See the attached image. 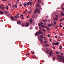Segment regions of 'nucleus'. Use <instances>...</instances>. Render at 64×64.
Instances as JSON below:
<instances>
[{
    "label": "nucleus",
    "mask_w": 64,
    "mask_h": 64,
    "mask_svg": "<svg viewBox=\"0 0 64 64\" xmlns=\"http://www.w3.org/2000/svg\"><path fill=\"white\" fill-rule=\"evenodd\" d=\"M36 12H38V13L40 14V11H39V10L38 9H37V8H36V10H34V14H36Z\"/></svg>",
    "instance_id": "1"
},
{
    "label": "nucleus",
    "mask_w": 64,
    "mask_h": 64,
    "mask_svg": "<svg viewBox=\"0 0 64 64\" xmlns=\"http://www.w3.org/2000/svg\"><path fill=\"white\" fill-rule=\"evenodd\" d=\"M41 32H42L41 30H39L38 32H36V34H35L36 36H37L38 35H40V34H41Z\"/></svg>",
    "instance_id": "2"
},
{
    "label": "nucleus",
    "mask_w": 64,
    "mask_h": 64,
    "mask_svg": "<svg viewBox=\"0 0 64 64\" xmlns=\"http://www.w3.org/2000/svg\"><path fill=\"white\" fill-rule=\"evenodd\" d=\"M59 42H57L56 43H55V42H52V44L53 45H59Z\"/></svg>",
    "instance_id": "3"
},
{
    "label": "nucleus",
    "mask_w": 64,
    "mask_h": 64,
    "mask_svg": "<svg viewBox=\"0 0 64 64\" xmlns=\"http://www.w3.org/2000/svg\"><path fill=\"white\" fill-rule=\"evenodd\" d=\"M52 54L53 52H52V50H50L49 53V55L50 56H51V55H52Z\"/></svg>",
    "instance_id": "4"
},
{
    "label": "nucleus",
    "mask_w": 64,
    "mask_h": 64,
    "mask_svg": "<svg viewBox=\"0 0 64 64\" xmlns=\"http://www.w3.org/2000/svg\"><path fill=\"white\" fill-rule=\"evenodd\" d=\"M40 38H41L42 39H43V38H45V37H43V34L40 35Z\"/></svg>",
    "instance_id": "5"
},
{
    "label": "nucleus",
    "mask_w": 64,
    "mask_h": 64,
    "mask_svg": "<svg viewBox=\"0 0 64 64\" xmlns=\"http://www.w3.org/2000/svg\"><path fill=\"white\" fill-rule=\"evenodd\" d=\"M30 22V24H32V22H33V21H32V18H31L30 20H29Z\"/></svg>",
    "instance_id": "6"
},
{
    "label": "nucleus",
    "mask_w": 64,
    "mask_h": 64,
    "mask_svg": "<svg viewBox=\"0 0 64 64\" xmlns=\"http://www.w3.org/2000/svg\"><path fill=\"white\" fill-rule=\"evenodd\" d=\"M0 8L2 10H5V7H2L1 6L0 7Z\"/></svg>",
    "instance_id": "7"
},
{
    "label": "nucleus",
    "mask_w": 64,
    "mask_h": 64,
    "mask_svg": "<svg viewBox=\"0 0 64 64\" xmlns=\"http://www.w3.org/2000/svg\"><path fill=\"white\" fill-rule=\"evenodd\" d=\"M29 23H26L25 25V26L26 27H27L28 26H29Z\"/></svg>",
    "instance_id": "8"
},
{
    "label": "nucleus",
    "mask_w": 64,
    "mask_h": 64,
    "mask_svg": "<svg viewBox=\"0 0 64 64\" xmlns=\"http://www.w3.org/2000/svg\"><path fill=\"white\" fill-rule=\"evenodd\" d=\"M45 50H46V51L47 53H48L49 52V50L47 48H46Z\"/></svg>",
    "instance_id": "9"
},
{
    "label": "nucleus",
    "mask_w": 64,
    "mask_h": 64,
    "mask_svg": "<svg viewBox=\"0 0 64 64\" xmlns=\"http://www.w3.org/2000/svg\"><path fill=\"white\" fill-rule=\"evenodd\" d=\"M0 14H1V15H3V12L0 11Z\"/></svg>",
    "instance_id": "10"
},
{
    "label": "nucleus",
    "mask_w": 64,
    "mask_h": 64,
    "mask_svg": "<svg viewBox=\"0 0 64 64\" xmlns=\"http://www.w3.org/2000/svg\"><path fill=\"white\" fill-rule=\"evenodd\" d=\"M57 57L58 59H60V55H57Z\"/></svg>",
    "instance_id": "11"
},
{
    "label": "nucleus",
    "mask_w": 64,
    "mask_h": 64,
    "mask_svg": "<svg viewBox=\"0 0 64 64\" xmlns=\"http://www.w3.org/2000/svg\"><path fill=\"white\" fill-rule=\"evenodd\" d=\"M32 4H33V2L31 1H30V6L32 5Z\"/></svg>",
    "instance_id": "12"
},
{
    "label": "nucleus",
    "mask_w": 64,
    "mask_h": 64,
    "mask_svg": "<svg viewBox=\"0 0 64 64\" xmlns=\"http://www.w3.org/2000/svg\"><path fill=\"white\" fill-rule=\"evenodd\" d=\"M61 49H62V45H60V49L61 50Z\"/></svg>",
    "instance_id": "13"
},
{
    "label": "nucleus",
    "mask_w": 64,
    "mask_h": 64,
    "mask_svg": "<svg viewBox=\"0 0 64 64\" xmlns=\"http://www.w3.org/2000/svg\"><path fill=\"white\" fill-rule=\"evenodd\" d=\"M18 24H21V22L20 21H18L17 22Z\"/></svg>",
    "instance_id": "14"
},
{
    "label": "nucleus",
    "mask_w": 64,
    "mask_h": 64,
    "mask_svg": "<svg viewBox=\"0 0 64 64\" xmlns=\"http://www.w3.org/2000/svg\"><path fill=\"white\" fill-rule=\"evenodd\" d=\"M5 12L6 14H8L9 13V12L8 11H6Z\"/></svg>",
    "instance_id": "15"
},
{
    "label": "nucleus",
    "mask_w": 64,
    "mask_h": 64,
    "mask_svg": "<svg viewBox=\"0 0 64 64\" xmlns=\"http://www.w3.org/2000/svg\"><path fill=\"white\" fill-rule=\"evenodd\" d=\"M11 18L12 20H14V17H13V16H12L11 17Z\"/></svg>",
    "instance_id": "16"
},
{
    "label": "nucleus",
    "mask_w": 64,
    "mask_h": 64,
    "mask_svg": "<svg viewBox=\"0 0 64 64\" xmlns=\"http://www.w3.org/2000/svg\"><path fill=\"white\" fill-rule=\"evenodd\" d=\"M48 26H49V27H52V26L50 24H48Z\"/></svg>",
    "instance_id": "17"
},
{
    "label": "nucleus",
    "mask_w": 64,
    "mask_h": 64,
    "mask_svg": "<svg viewBox=\"0 0 64 64\" xmlns=\"http://www.w3.org/2000/svg\"><path fill=\"white\" fill-rule=\"evenodd\" d=\"M54 20H58V18H54Z\"/></svg>",
    "instance_id": "18"
},
{
    "label": "nucleus",
    "mask_w": 64,
    "mask_h": 64,
    "mask_svg": "<svg viewBox=\"0 0 64 64\" xmlns=\"http://www.w3.org/2000/svg\"><path fill=\"white\" fill-rule=\"evenodd\" d=\"M24 6L25 7H26L27 6V4L26 3H25L24 4Z\"/></svg>",
    "instance_id": "19"
},
{
    "label": "nucleus",
    "mask_w": 64,
    "mask_h": 64,
    "mask_svg": "<svg viewBox=\"0 0 64 64\" xmlns=\"http://www.w3.org/2000/svg\"><path fill=\"white\" fill-rule=\"evenodd\" d=\"M56 17L58 18H59V17H58V15H56L55 16Z\"/></svg>",
    "instance_id": "20"
},
{
    "label": "nucleus",
    "mask_w": 64,
    "mask_h": 64,
    "mask_svg": "<svg viewBox=\"0 0 64 64\" xmlns=\"http://www.w3.org/2000/svg\"><path fill=\"white\" fill-rule=\"evenodd\" d=\"M64 20V18L62 19H61L60 20V21H63V20Z\"/></svg>",
    "instance_id": "21"
},
{
    "label": "nucleus",
    "mask_w": 64,
    "mask_h": 64,
    "mask_svg": "<svg viewBox=\"0 0 64 64\" xmlns=\"http://www.w3.org/2000/svg\"><path fill=\"white\" fill-rule=\"evenodd\" d=\"M44 46L45 47H48V46H49V45L48 44H46L44 45Z\"/></svg>",
    "instance_id": "22"
},
{
    "label": "nucleus",
    "mask_w": 64,
    "mask_h": 64,
    "mask_svg": "<svg viewBox=\"0 0 64 64\" xmlns=\"http://www.w3.org/2000/svg\"><path fill=\"white\" fill-rule=\"evenodd\" d=\"M19 2V0H17V1L16 2V4H18Z\"/></svg>",
    "instance_id": "23"
},
{
    "label": "nucleus",
    "mask_w": 64,
    "mask_h": 64,
    "mask_svg": "<svg viewBox=\"0 0 64 64\" xmlns=\"http://www.w3.org/2000/svg\"><path fill=\"white\" fill-rule=\"evenodd\" d=\"M56 54H59V52L58 51H56Z\"/></svg>",
    "instance_id": "24"
},
{
    "label": "nucleus",
    "mask_w": 64,
    "mask_h": 64,
    "mask_svg": "<svg viewBox=\"0 0 64 64\" xmlns=\"http://www.w3.org/2000/svg\"><path fill=\"white\" fill-rule=\"evenodd\" d=\"M61 14L62 16H64V14L63 13V12H61Z\"/></svg>",
    "instance_id": "25"
},
{
    "label": "nucleus",
    "mask_w": 64,
    "mask_h": 64,
    "mask_svg": "<svg viewBox=\"0 0 64 64\" xmlns=\"http://www.w3.org/2000/svg\"><path fill=\"white\" fill-rule=\"evenodd\" d=\"M24 23L22 24V27H24V26H25V25H24Z\"/></svg>",
    "instance_id": "26"
},
{
    "label": "nucleus",
    "mask_w": 64,
    "mask_h": 64,
    "mask_svg": "<svg viewBox=\"0 0 64 64\" xmlns=\"http://www.w3.org/2000/svg\"><path fill=\"white\" fill-rule=\"evenodd\" d=\"M6 8L7 10H8V6H6Z\"/></svg>",
    "instance_id": "27"
},
{
    "label": "nucleus",
    "mask_w": 64,
    "mask_h": 64,
    "mask_svg": "<svg viewBox=\"0 0 64 64\" xmlns=\"http://www.w3.org/2000/svg\"><path fill=\"white\" fill-rule=\"evenodd\" d=\"M14 7H15L16 8H17V5L15 4L14 6Z\"/></svg>",
    "instance_id": "28"
},
{
    "label": "nucleus",
    "mask_w": 64,
    "mask_h": 64,
    "mask_svg": "<svg viewBox=\"0 0 64 64\" xmlns=\"http://www.w3.org/2000/svg\"><path fill=\"white\" fill-rule=\"evenodd\" d=\"M48 42V41H47L46 40V41H45L44 42V43L45 44H46V43H47Z\"/></svg>",
    "instance_id": "29"
},
{
    "label": "nucleus",
    "mask_w": 64,
    "mask_h": 64,
    "mask_svg": "<svg viewBox=\"0 0 64 64\" xmlns=\"http://www.w3.org/2000/svg\"><path fill=\"white\" fill-rule=\"evenodd\" d=\"M54 24L55 25H56V22L55 21L54 22Z\"/></svg>",
    "instance_id": "30"
},
{
    "label": "nucleus",
    "mask_w": 64,
    "mask_h": 64,
    "mask_svg": "<svg viewBox=\"0 0 64 64\" xmlns=\"http://www.w3.org/2000/svg\"><path fill=\"white\" fill-rule=\"evenodd\" d=\"M27 5H29V4H30V2H28L27 3Z\"/></svg>",
    "instance_id": "31"
},
{
    "label": "nucleus",
    "mask_w": 64,
    "mask_h": 64,
    "mask_svg": "<svg viewBox=\"0 0 64 64\" xmlns=\"http://www.w3.org/2000/svg\"><path fill=\"white\" fill-rule=\"evenodd\" d=\"M20 18H22V19L24 20V18H23V17L20 16Z\"/></svg>",
    "instance_id": "32"
},
{
    "label": "nucleus",
    "mask_w": 64,
    "mask_h": 64,
    "mask_svg": "<svg viewBox=\"0 0 64 64\" xmlns=\"http://www.w3.org/2000/svg\"><path fill=\"white\" fill-rule=\"evenodd\" d=\"M41 2V0H38V2L39 3H40V2Z\"/></svg>",
    "instance_id": "33"
},
{
    "label": "nucleus",
    "mask_w": 64,
    "mask_h": 64,
    "mask_svg": "<svg viewBox=\"0 0 64 64\" xmlns=\"http://www.w3.org/2000/svg\"><path fill=\"white\" fill-rule=\"evenodd\" d=\"M30 54V53H28L26 54V56H28V55H29V54Z\"/></svg>",
    "instance_id": "34"
},
{
    "label": "nucleus",
    "mask_w": 64,
    "mask_h": 64,
    "mask_svg": "<svg viewBox=\"0 0 64 64\" xmlns=\"http://www.w3.org/2000/svg\"><path fill=\"white\" fill-rule=\"evenodd\" d=\"M61 54V55H64V54H63V53H62V52H60Z\"/></svg>",
    "instance_id": "35"
},
{
    "label": "nucleus",
    "mask_w": 64,
    "mask_h": 64,
    "mask_svg": "<svg viewBox=\"0 0 64 64\" xmlns=\"http://www.w3.org/2000/svg\"><path fill=\"white\" fill-rule=\"evenodd\" d=\"M16 16H17V18H19V16H18L16 14Z\"/></svg>",
    "instance_id": "36"
},
{
    "label": "nucleus",
    "mask_w": 64,
    "mask_h": 64,
    "mask_svg": "<svg viewBox=\"0 0 64 64\" xmlns=\"http://www.w3.org/2000/svg\"><path fill=\"white\" fill-rule=\"evenodd\" d=\"M60 36H62V35H63V34H60Z\"/></svg>",
    "instance_id": "37"
},
{
    "label": "nucleus",
    "mask_w": 64,
    "mask_h": 64,
    "mask_svg": "<svg viewBox=\"0 0 64 64\" xmlns=\"http://www.w3.org/2000/svg\"><path fill=\"white\" fill-rule=\"evenodd\" d=\"M39 40L41 42L42 41V40L40 39H39Z\"/></svg>",
    "instance_id": "38"
},
{
    "label": "nucleus",
    "mask_w": 64,
    "mask_h": 64,
    "mask_svg": "<svg viewBox=\"0 0 64 64\" xmlns=\"http://www.w3.org/2000/svg\"><path fill=\"white\" fill-rule=\"evenodd\" d=\"M47 36L48 37H50V34H48L47 35Z\"/></svg>",
    "instance_id": "39"
},
{
    "label": "nucleus",
    "mask_w": 64,
    "mask_h": 64,
    "mask_svg": "<svg viewBox=\"0 0 64 64\" xmlns=\"http://www.w3.org/2000/svg\"><path fill=\"white\" fill-rule=\"evenodd\" d=\"M51 25H52V26H54V24H53L52 23H51Z\"/></svg>",
    "instance_id": "40"
},
{
    "label": "nucleus",
    "mask_w": 64,
    "mask_h": 64,
    "mask_svg": "<svg viewBox=\"0 0 64 64\" xmlns=\"http://www.w3.org/2000/svg\"><path fill=\"white\" fill-rule=\"evenodd\" d=\"M42 28H44V26H43V25H42Z\"/></svg>",
    "instance_id": "41"
},
{
    "label": "nucleus",
    "mask_w": 64,
    "mask_h": 64,
    "mask_svg": "<svg viewBox=\"0 0 64 64\" xmlns=\"http://www.w3.org/2000/svg\"><path fill=\"white\" fill-rule=\"evenodd\" d=\"M39 29H40V30H41V27L40 26L39 27Z\"/></svg>",
    "instance_id": "42"
},
{
    "label": "nucleus",
    "mask_w": 64,
    "mask_h": 64,
    "mask_svg": "<svg viewBox=\"0 0 64 64\" xmlns=\"http://www.w3.org/2000/svg\"><path fill=\"white\" fill-rule=\"evenodd\" d=\"M40 42L41 43H43V41L42 40Z\"/></svg>",
    "instance_id": "43"
},
{
    "label": "nucleus",
    "mask_w": 64,
    "mask_h": 64,
    "mask_svg": "<svg viewBox=\"0 0 64 64\" xmlns=\"http://www.w3.org/2000/svg\"><path fill=\"white\" fill-rule=\"evenodd\" d=\"M42 31H43L44 32H45V30L44 29H43L42 30Z\"/></svg>",
    "instance_id": "44"
},
{
    "label": "nucleus",
    "mask_w": 64,
    "mask_h": 64,
    "mask_svg": "<svg viewBox=\"0 0 64 64\" xmlns=\"http://www.w3.org/2000/svg\"><path fill=\"white\" fill-rule=\"evenodd\" d=\"M39 4H37V6L38 7V6H39Z\"/></svg>",
    "instance_id": "45"
},
{
    "label": "nucleus",
    "mask_w": 64,
    "mask_h": 64,
    "mask_svg": "<svg viewBox=\"0 0 64 64\" xmlns=\"http://www.w3.org/2000/svg\"><path fill=\"white\" fill-rule=\"evenodd\" d=\"M52 48L54 49H55V48H54V46L52 47Z\"/></svg>",
    "instance_id": "46"
},
{
    "label": "nucleus",
    "mask_w": 64,
    "mask_h": 64,
    "mask_svg": "<svg viewBox=\"0 0 64 64\" xmlns=\"http://www.w3.org/2000/svg\"><path fill=\"white\" fill-rule=\"evenodd\" d=\"M38 26H41V24L40 23L38 24Z\"/></svg>",
    "instance_id": "47"
},
{
    "label": "nucleus",
    "mask_w": 64,
    "mask_h": 64,
    "mask_svg": "<svg viewBox=\"0 0 64 64\" xmlns=\"http://www.w3.org/2000/svg\"><path fill=\"white\" fill-rule=\"evenodd\" d=\"M29 15H28L27 17H26V18H28L29 17Z\"/></svg>",
    "instance_id": "48"
},
{
    "label": "nucleus",
    "mask_w": 64,
    "mask_h": 64,
    "mask_svg": "<svg viewBox=\"0 0 64 64\" xmlns=\"http://www.w3.org/2000/svg\"><path fill=\"white\" fill-rule=\"evenodd\" d=\"M55 57H54L53 58V60L54 61V60H55Z\"/></svg>",
    "instance_id": "49"
},
{
    "label": "nucleus",
    "mask_w": 64,
    "mask_h": 64,
    "mask_svg": "<svg viewBox=\"0 0 64 64\" xmlns=\"http://www.w3.org/2000/svg\"><path fill=\"white\" fill-rule=\"evenodd\" d=\"M44 25H46V24L45 23H44Z\"/></svg>",
    "instance_id": "50"
},
{
    "label": "nucleus",
    "mask_w": 64,
    "mask_h": 64,
    "mask_svg": "<svg viewBox=\"0 0 64 64\" xmlns=\"http://www.w3.org/2000/svg\"><path fill=\"white\" fill-rule=\"evenodd\" d=\"M2 4V6H3V7L4 6V5L3 4Z\"/></svg>",
    "instance_id": "51"
},
{
    "label": "nucleus",
    "mask_w": 64,
    "mask_h": 64,
    "mask_svg": "<svg viewBox=\"0 0 64 64\" xmlns=\"http://www.w3.org/2000/svg\"><path fill=\"white\" fill-rule=\"evenodd\" d=\"M14 17L15 18H17V17L16 16H15Z\"/></svg>",
    "instance_id": "52"
},
{
    "label": "nucleus",
    "mask_w": 64,
    "mask_h": 64,
    "mask_svg": "<svg viewBox=\"0 0 64 64\" xmlns=\"http://www.w3.org/2000/svg\"><path fill=\"white\" fill-rule=\"evenodd\" d=\"M40 23L42 25H43V23L42 22H40Z\"/></svg>",
    "instance_id": "53"
},
{
    "label": "nucleus",
    "mask_w": 64,
    "mask_h": 64,
    "mask_svg": "<svg viewBox=\"0 0 64 64\" xmlns=\"http://www.w3.org/2000/svg\"><path fill=\"white\" fill-rule=\"evenodd\" d=\"M35 57H36V56H35L34 55V58H35Z\"/></svg>",
    "instance_id": "54"
},
{
    "label": "nucleus",
    "mask_w": 64,
    "mask_h": 64,
    "mask_svg": "<svg viewBox=\"0 0 64 64\" xmlns=\"http://www.w3.org/2000/svg\"><path fill=\"white\" fill-rule=\"evenodd\" d=\"M3 1H7V0H2Z\"/></svg>",
    "instance_id": "55"
},
{
    "label": "nucleus",
    "mask_w": 64,
    "mask_h": 64,
    "mask_svg": "<svg viewBox=\"0 0 64 64\" xmlns=\"http://www.w3.org/2000/svg\"><path fill=\"white\" fill-rule=\"evenodd\" d=\"M28 14H30V13H31V12H28Z\"/></svg>",
    "instance_id": "56"
},
{
    "label": "nucleus",
    "mask_w": 64,
    "mask_h": 64,
    "mask_svg": "<svg viewBox=\"0 0 64 64\" xmlns=\"http://www.w3.org/2000/svg\"><path fill=\"white\" fill-rule=\"evenodd\" d=\"M11 10H12H12H13V9H12V7H11Z\"/></svg>",
    "instance_id": "57"
},
{
    "label": "nucleus",
    "mask_w": 64,
    "mask_h": 64,
    "mask_svg": "<svg viewBox=\"0 0 64 64\" xmlns=\"http://www.w3.org/2000/svg\"><path fill=\"white\" fill-rule=\"evenodd\" d=\"M59 39H58V41H60V40Z\"/></svg>",
    "instance_id": "58"
},
{
    "label": "nucleus",
    "mask_w": 64,
    "mask_h": 64,
    "mask_svg": "<svg viewBox=\"0 0 64 64\" xmlns=\"http://www.w3.org/2000/svg\"><path fill=\"white\" fill-rule=\"evenodd\" d=\"M24 14H26V12H23Z\"/></svg>",
    "instance_id": "59"
},
{
    "label": "nucleus",
    "mask_w": 64,
    "mask_h": 64,
    "mask_svg": "<svg viewBox=\"0 0 64 64\" xmlns=\"http://www.w3.org/2000/svg\"><path fill=\"white\" fill-rule=\"evenodd\" d=\"M44 22H46V21H45V20H44Z\"/></svg>",
    "instance_id": "60"
},
{
    "label": "nucleus",
    "mask_w": 64,
    "mask_h": 64,
    "mask_svg": "<svg viewBox=\"0 0 64 64\" xmlns=\"http://www.w3.org/2000/svg\"><path fill=\"white\" fill-rule=\"evenodd\" d=\"M62 9L63 10V11H64V8H62Z\"/></svg>",
    "instance_id": "61"
},
{
    "label": "nucleus",
    "mask_w": 64,
    "mask_h": 64,
    "mask_svg": "<svg viewBox=\"0 0 64 64\" xmlns=\"http://www.w3.org/2000/svg\"><path fill=\"white\" fill-rule=\"evenodd\" d=\"M30 29H32V27H31L30 28Z\"/></svg>",
    "instance_id": "62"
},
{
    "label": "nucleus",
    "mask_w": 64,
    "mask_h": 64,
    "mask_svg": "<svg viewBox=\"0 0 64 64\" xmlns=\"http://www.w3.org/2000/svg\"><path fill=\"white\" fill-rule=\"evenodd\" d=\"M32 54H34V52H32Z\"/></svg>",
    "instance_id": "63"
},
{
    "label": "nucleus",
    "mask_w": 64,
    "mask_h": 64,
    "mask_svg": "<svg viewBox=\"0 0 64 64\" xmlns=\"http://www.w3.org/2000/svg\"><path fill=\"white\" fill-rule=\"evenodd\" d=\"M38 27H36V29H38Z\"/></svg>",
    "instance_id": "64"
}]
</instances>
